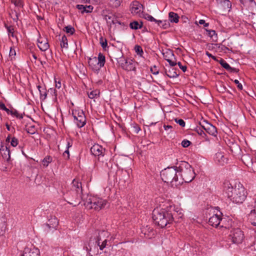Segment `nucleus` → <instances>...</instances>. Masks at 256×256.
<instances>
[{
  "label": "nucleus",
  "instance_id": "1a4fd4ad",
  "mask_svg": "<svg viewBox=\"0 0 256 256\" xmlns=\"http://www.w3.org/2000/svg\"><path fill=\"white\" fill-rule=\"evenodd\" d=\"M143 6L138 1H133L130 6V10L134 15L142 16L143 13Z\"/></svg>",
  "mask_w": 256,
  "mask_h": 256
},
{
  "label": "nucleus",
  "instance_id": "6e6d98bb",
  "mask_svg": "<svg viewBox=\"0 0 256 256\" xmlns=\"http://www.w3.org/2000/svg\"><path fill=\"white\" fill-rule=\"evenodd\" d=\"M56 82V87L58 88H60L62 86L61 82L60 80H57V79H55Z\"/></svg>",
  "mask_w": 256,
  "mask_h": 256
},
{
  "label": "nucleus",
  "instance_id": "2eb2a0df",
  "mask_svg": "<svg viewBox=\"0 0 256 256\" xmlns=\"http://www.w3.org/2000/svg\"><path fill=\"white\" fill-rule=\"evenodd\" d=\"M122 68L128 71L134 70L136 68L134 62L132 60H126L124 63H122Z\"/></svg>",
  "mask_w": 256,
  "mask_h": 256
},
{
  "label": "nucleus",
  "instance_id": "c756f323",
  "mask_svg": "<svg viewBox=\"0 0 256 256\" xmlns=\"http://www.w3.org/2000/svg\"><path fill=\"white\" fill-rule=\"evenodd\" d=\"M100 91L98 90H92L90 92H88V95L89 98L91 99H94L95 98H97L100 95Z\"/></svg>",
  "mask_w": 256,
  "mask_h": 256
},
{
  "label": "nucleus",
  "instance_id": "f257e3e1",
  "mask_svg": "<svg viewBox=\"0 0 256 256\" xmlns=\"http://www.w3.org/2000/svg\"><path fill=\"white\" fill-rule=\"evenodd\" d=\"M222 188L224 194L234 203L242 204L246 197L245 188L240 182L234 186L230 181L225 180Z\"/></svg>",
  "mask_w": 256,
  "mask_h": 256
},
{
  "label": "nucleus",
  "instance_id": "4d7b16f0",
  "mask_svg": "<svg viewBox=\"0 0 256 256\" xmlns=\"http://www.w3.org/2000/svg\"><path fill=\"white\" fill-rule=\"evenodd\" d=\"M198 24H203L204 27H207L208 26V23L206 22L205 20H200L198 21Z\"/></svg>",
  "mask_w": 256,
  "mask_h": 256
},
{
  "label": "nucleus",
  "instance_id": "72a5a7b5",
  "mask_svg": "<svg viewBox=\"0 0 256 256\" xmlns=\"http://www.w3.org/2000/svg\"><path fill=\"white\" fill-rule=\"evenodd\" d=\"M206 32L207 35H208L209 36H210L212 38L216 39L217 38V34L215 30L207 29H206Z\"/></svg>",
  "mask_w": 256,
  "mask_h": 256
},
{
  "label": "nucleus",
  "instance_id": "49530a36",
  "mask_svg": "<svg viewBox=\"0 0 256 256\" xmlns=\"http://www.w3.org/2000/svg\"><path fill=\"white\" fill-rule=\"evenodd\" d=\"M191 144V142L187 140H184L182 142V146L184 148L188 147Z\"/></svg>",
  "mask_w": 256,
  "mask_h": 256
},
{
  "label": "nucleus",
  "instance_id": "7ed1b4c3",
  "mask_svg": "<svg viewBox=\"0 0 256 256\" xmlns=\"http://www.w3.org/2000/svg\"><path fill=\"white\" fill-rule=\"evenodd\" d=\"M180 185L192 182L196 176L192 166L187 162H182L178 166Z\"/></svg>",
  "mask_w": 256,
  "mask_h": 256
},
{
  "label": "nucleus",
  "instance_id": "a211bd4d",
  "mask_svg": "<svg viewBox=\"0 0 256 256\" xmlns=\"http://www.w3.org/2000/svg\"><path fill=\"white\" fill-rule=\"evenodd\" d=\"M215 161L219 163L221 165L224 164V163H226L227 158L224 157V155L221 152H217L214 158Z\"/></svg>",
  "mask_w": 256,
  "mask_h": 256
},
{
  "label": "nucleus",
  "instance_id": "a18cd8bd",
  "mask_svg": "<svg viewBox=\"0 0 256 256\" xmlns=\"http://www.w3.org/2000/svg\"><path fill=\"white\" fill-rule=\"evenodd\" d=\"M108 240H104L102 242V244H100V251L102 252L104 248H106V246L107 244Z\"/></svg>",
  "mask_w": 256,
  "mask_h": 256
},
{
  "label": "nucleus",
  "instance_id": "39448f33",
  "mask_svg": "<svg viewBox=\"0 0 256 256\" xmlns=\"http://www.w3.org/2000/svg\"><path fill=\"white\" fill-rule=\"evenodd\" d=\"M107 201L96 196H90L84 204L86 208L88 210L99 211L104 208Z\"/></svg>",
  "mask_w": 256,
  "mask_h": 256
},
{
  "label": "nucleus",
  "instance_id": "69168bd1",
  "mask_svg": "<svg viewBox=\"0 0 256 256\" xmlns=\"http://www.w3.org/2000/svg\"><path fill=\"white\" fill-rule=\"evenodd\" d=\"M32 57L33 58L34 60H36L37 59V56H36V54H32Z\"/></svg>",
  "mask_w": 256,
  "mask_h": 256
},
{
  "label": "nucleus",
  "instance_id": "cd10ccee",
  "mask_svg": "<svg viewBox=\"0 0 256 256\" xmlns=\"http://www.w3.org/2000/svg\"><path fill=\"white\" fill-rule=\"evenodd\" d=\"M122 2V0H108V4L112 8H116L120 5Z\"/></svg>",
  "mask_w": 256,
  "mask_h": 256
},
{
  "label": "nucleus",
  "instance_id": "de8ad7c7",
  "mask_svg": "<svg viewBox=\"0 0 256 256\" xmlns=\"http://www.w3.org/2000/svg\"><path fill=\"white\" fill-rule=\"evenodd\" d=\"M175 122L179 124L180 126L182 127H184L185 126V122L182 119H175Z\"/></svg>",
  "mask_w": 256,
  "mask_h": 256
},
{
  "label": "nucleus",
  "instance_id": "6e6552de",
  "mask_svg": "<svg viewBox=\"0 0 256 256\" xmlns=\"http://www.w3.org/2000/svg\"><path fill=\"white\" fill-rule=\"evenodd\" d=\"M72 114L74 122L78 127L80 128L83 127L86 123V118L83 111L75 112Z\"/></svg>",
  "mask_w": 256,
  "mask_h": 256
},
{
  "label": "nucleus",
  "instance_id": "f704fd0d",
  "mask_svg": "<svg viewBox=\"0 0 256 256\" xmlns=\"http://www.w3.org/2000/svg\"><path fill=\"white\" fill-rule=\"evenodd\" d=\"M52 161V158L50 156H46L42 161V164L44 166H47Z\"/></svg>",
  "mask_w": 256,
  "mask_h": 256
},
{
  "label": "nucleus",
  "instance_id": "5fc2aeb1",
  "mask_svg": "<svg viewBox=\"0 0 256 256\" xmlns=\"http://www.w3.org/2000/svg\"><path fill=\"white\" fill-rule=\"evenodd\" d=\"M104 18L107 22H110V20H112V23L114 24V22L112 20V16H111L106 15Z\"/></svg>",
  "mask_w": 256,
  "mask_h": 256
},
{
  "label": "nucleus",
  "instance_id": "20e7f679",
  "mask_svg": "<svg viewBox=\"0 0 256 256\" xmlns=\"http://www.w3.org/2000/svg\"><path fill=\"white\" fill-rule=\"evenodd\" d=\"M160 176L164 182L170 183L172 186H180L178 167H168L164 169L160 172Z\"/></svg>",
  "mask_w": 256,
  "mask_h": 256
},
{
  "label": "nucleus",
  "instance_id": "b1692460",
  "mask_svg": "<svg viewBox=\"0 0 256 256\" xmlns=\"http://www.w3.org/2000/svg\"><path fill=\"white\" fill-rule=\"evenodd\" d=\"M165 72L166 76L170 78H175L179 75L174 68H170L168 70H166Z\"/></svg>",
  "mask_w": 256,
  "mask_h": 256
},
{
  "label": "nucleus",
  "instance_id": "dca6fc26",
  "mask_svg": "<svg viewBox=\"0 0 256 256\" xmlns=\"http://www.w3.org/2000/svg\"><path fill=\"white\" fill-rule=\"evenodd\" d=\"M58 224V220L56 216L51 217L48 220V223L44 226L49 229H56Z\"/></svg>",
  "mask_w": 256,
  "mask_h": 256
},
{
  "label": "nucleus",
  "instance_id": "f8f14e48",
  "mask_svg": "<svg viewBox=\"0 0 256 256\" xmlns=\"http://www.w3.org/2000/svg\"><path fill=\"white\" fill-rule=\"evenodd\" d=\"M91 153L95 156H104L105 148L98 144H94L90 148Z\"/></svg>",
  "mask_w": 256,
  "mask_h": 256
},
{
  "label": "nucleus",
  "instance_id": "79ce46f5",
  "mask_svg": "<svg viewBox=\"0 0 256 256\" xmlns=\"http://www.w3.org/2000/svg\"><path fill=\"white\" fill-rule=\"evenodd\" d=\"M6 29H7V30L8 32V35L10 36H11L12 37H14V28L12 26H6Z\"/></svg>",
  "mask_w": 256,
  "mask_h": 256
},
{
  "label": "nucleus",
  "instance_id": "9d476101",
  "mask_svg": "<svg viewBox=\"0 0 256 256\" xmlns=\"http://www.w3.org/2000/svg\"><path fill=\"white\" fill-rule=\"evenodd\" d=\"M105 56L102 53H99L98 58L94 57L92 58L89 59L88 64L90 66L93 64L94 63H97L99 68H102L104 66L105 64Z\"/></svg>",
  "mask_w": 256,
  "mask_h": 256
},
{
  "label": "nucleus",
  "instance_id": "7c9ffc66",
  "mask_svg": "<svg viewBox=\"0 0 256 256\" xmlns=\"http://www.w3.org/2000/svg\"><path fill=\"white\" fill-rule=\"evenodd\" d=\"M142 22H138L137 21H134L132 22L130 24V26L132 29L138 30L140 28L142 27Z\"/></svg>",
  "mask_w": 256,
  "mask_h": 256
},
{
  "label": "nucleus",
  "instance_id": "ea45409f",
  "mask_svg": "<svg viewBox=\"0 0 256 256\" xmlns=\"http://www.w3.org/2000/svg\"><path fill=\"white\" fill-rule=\"evenodd\" d=\"M11 2L16 6L22 7L23 4L21 0H11Z\"/></svg>",
  "mask_w": 256,
  "mask_h": 256
},
{
  "label": "nucleus",
  "instance_id": "6ab92c4d",
  "mask_svg": "<svg viewBox=\"0 0 256 256\" xmlns=\"http://www.w3.org/2000/svg\"><path fill=\"white\" fill-rule=\"evenodd\" d=\"M1 154L4 158L6 159L7 161H9L10 158V150L7 146H2L0 149Z\"/></svg>",
  "mask_w": 256,
  "mask_h": 256
},
{
  "label": "nucleus",
  "instance_id": "393cba45",
  "mask_svg": "<svg viewBox=\"0 0 256 256\" xmlns=\"http://www.w3.org/2000/svg\"><path fill=\"white\" fill-rule=\"evenodd\" d=\"M37 88L39 90L40 94V98L42 100H44L47 96L46 90L44 88H42L40 86H38Z\"/></svg>",
  "mask_w": 256,
  "mask_h": 256
},
{
  "label": "nucleus",
  "instance_id": "bf43d9fd",
  "mask_svg": "<svg viewBox=\"0 0 256 256\" xmlns=\"http://www.w3.org/2000/svg\"><path fill=\"white\" fill-rule=\"evenodd\" d=\"M168 62L172 66H175L176 64H178L176 61L172 60L171 58L170 60H168Z\"/></svg>",
  "mask_w": 256,
  "mask_h": 256
},
{
  "label": "nucleus",
  "instance_id": "bb28decb",
  "mask_svg": "<svg viewBox=\"0 0 256 256\" xmlns=\"http://www.w3.org/2000/svg\"><path fill=\"white\" fill-rule=\"evenodd\" d=\"M158 26L160 27H162L164 29H166L168 28L170 26L169 22L166 20H157L156 21V22Z\"/></svg>",
  "mask_w": 256,
  "mask_h": 256
},
{
  "label": "nucleus",
  "instance_id": "ddd939ff",
  "mask_svg": "<svg viewBox=\"0 0 256 256\" xmlns=\"http://www.w3.org/2000/svg\"><path fill=\"white\" fill-rule=\"evenodd\" d=\"M38 46L40 50L43 52L46 51L50 47L48 40L40 36L38 40Z\"/></svg>",
  "mask_w": 256,
  "mask_h": 256
},
{
  "label": "nucleus",
  "instance_id": "2f4dec72",
  "mask_svg": "<svg viewBox=\"0 0 256 256\" xmlns=\"http://www.w3.org/2000/svg\"><path fill=\"white\" fill-rule=\"evenodd\" d=\"M60 46L62 48H68V39L66 36H62L60 41Z\"/></svg>",
  "mask_w": 256,
  "mask_h": 256
},
{
  "label": "nucleus",
  "instance_id": "3c124183",
  "mask_svg": "<svg viewBox=\"0 0 256 256\" xmlns=\"http://www.w3.org/2000/svg\"><path fill=\"white\" fill-rule=\"evenodd\" d=\"M0 109L6 111L8 112V114L10 113V110L6 108V106L4 104L0 103Z\"/></svg>",
  "mask_w": 256,
  "mask_h": 256
},
{
  "label": "nucleus",
  "instance_id": "412c9836",
  "mask_svg": "<svg viewBox=\"0 0 256 256\" xmlns=\"http://www.w3.org/2000/svg\"><path fill=\"white\" fill-rule=\"evenodd\" d=\"M204 128L210 135L216 136L217 134L216 128L210 124H208Z\"/></svg>",
  "mask_w": 256,
  "mask_h": 256
},
{
  "label": "nucleus",
  "instance_id": "c9c22d12",
  "mask_svg": "<svg viewBox=\"0 0 256 256\" xmlns=\"http://www.w3.org/2000/svg\"><path fill=\"white\" fill-rule=\"evenodd\" d=\"M142 18H144L145 19L150 21V22H156V21L157 20L156 19H155L154 17H152V16L148 14H144L142 13Z\"/></svg>",
  "mask_w": 256,
  "mask_h": 256
},
{
  "label": "nucleus",
  "instance_id": "f3484780",
  "mask_svg": "<svg viewBox=\"0 0 256 256\" xmlns=\"http://www.w3.org/2000/svg\"><path fill=\"white\" fill-rule=\"evenodd\" d=\"M76 8L81 11L82 14L84 13H90L92 12L94 7L92 6H84L82 4H77Z\"/></svg>",
  "mask_w": 256,
  "mask_h": 256
},
{
  "label": "nucleus",
  "instance_id": "774afa93",
  "mask_svg": "<svg viewBox=\"0 0 256 256\" xmlns=\"http://www.w3.org/2000/svg\"><path fill=\"white\" fill-rule=\"evenodd\" d=\"M10 135H8V137L6 138V142H10Z\"/></svg>",
  "mask_w": 256,
  "mask_h": 256
},
{
  "label": "nucleus",
  "instance_id": "09e8293b",
  "mask_svg": "<svg viewBox=\"0 0 256 256\" xmlns=\"http://www.w3.org/2000/svg\"><path fill=\"white\" fill-rule=\"evenodd\" d=\"M253 211H254V212H252V210L250 215V218H252L253 216L256 217V200L254 201V210H253Z\"/></svg>",
  "mask_w": 256,
  "mask_h": 256
},
{
  "label": "nucleus",
  "instance_id": "58836bf2",
  "mask_svg": "<svg viewBox=\"0 0 256 256\" xmlns=\"http://www.w3.org/2000/svg\"><path fill=\"white\" fill-rule=\"evenodd\" d=\"M10 114L15 116H16L17 118H18L20 119L22 118L23 116L22 114H20L16 110H11L10 112Z\"/></svg>",
  "mask_w": 256,
  "mask_h": 256
},
{
  "label": "nucleus",
  "instance_id": "a878e982",
  "mask_svg": "<svg viewBox=\"0 0 256 256\" xmlns=\"http://www.w3.org/2000/svg\"><path fill=\"white\" fill-rule=\"evenodd\" d=\"M169 20L172 22L178 23L179 20V16L177 14L170 12L168 14Z\"/></svg>",
  "mask_w": 256,
  "mask_h": 256
},
{
  "label": "nucleus",
  "instance_id": "423d86ee",
  "mask_svg": "<svg viewBox=\"0 0 256 256\" xmlns=\"http://www.w3.org/2000/svg\"><path fill=\"white\" fill-rule=\"evenodd\" d=\"M229 236L233 243L240 244L244 239L243 232L239 228H234L230 230Z\"/></svg>",
  "mask_w": 256,
  "mask_h": 256
},
{
  "label": "nucleus",
  "instance_id": "37998d69",
  "mask_svg": "<svg viewBox=\"0 0 256 256\" xmlns=\"http://www.w3.org/2000/svg\"><path fill=\"white\" fill-rule=\"evenodd\" d=\"M10 144L14 147L17 146L18 144V140L16 138L13 137L10 141Z\"/></svg>",
  "mask_w": 256,
  "mask_h": 256
},
{
  "label": "nucleus",
  "instance_id": "8fccbe9b",
  "mask_svg": "<svg viewBox=\"0 0 256 256\" xmlns=\"http://www.w3.org/2000/svg\"><path fill=\"white\" fill-rule=\"evenodd\" d=\"M150 70L154 74H158V70L157 68V67L155 66L151 68Z\"/></svg>",
  "mask_w": 256,
  "mask_h": 256
},
{
  "label": "nucleus",
  "instance_id": "4c0bfd02",
  "mask_svg": "<svg viewBox=\"0 0 256 256\" xmlns=\"http://www.w3.org/2000/svg\"><path fill=\"white\" fill-rule=\"evenodd\" d=\"M65 30L66 33L70 34H72L75 31L74 28L71 26H66Z\"/></svg>",
  "mask_w": 256,
  "mask_h": 256
},
{
  "label": "nucleus",
  "instance_id": "052dcab7",
  "mask_svg": "<svg viewBox=\"0 0 256 256\" xmlns=\"http://www.w3.org/2000/svg\"><path fill=\"white\" fill-rule=\"evenodd\" d=\"M206 56H208V57L210 58H212L213 60H216V56H212L211 54H210L209 52H206Z\"/></svg>",
  "mask_w": 256,
  "mask_h": 256
},
{
  "label": "nucleus",
  "instance_id": "680f3d73",
  "mask_svg": "<svg viewBox=\"0 0 256 256\" xmlns=\"http://www.w3.org/2000/svg\"><path fill=\"white\" fill-rule=\"evenodd\" d=\"M67 154L66 156V158H69V157H70V154H69V150H68V149H67L66 150L64 151V156H66V154Z\"/></svg>",
  "mask_w": 256,
  "mask_h": 256
},
{
  "label": "nucleus",
  "instance_id": "4468645a",
  "mask_svg": "<svg viewBox=\"0 0 256 256\" xmlns=\"http://www.w3.org/2000/svg\"><path fill=\"white\" fill-rule=\"evenodd\" d=\"M39 250L37 248H26L21 256H39Z\"/></svg>",
  "mask_w": 256,
  "mask_h": 256
},
{
  "label": "nucleus",
  "instance_id": "e433bc0d",
  "mask_svg": "<svg viewBox=\"0 0 256 256\" xmlns=\"http://www.w3.org/2000/svg\"><path fill=\"white\" fill-rule=\"evenodd\" d=\"M134 50L140 56H142L144 53L142 48L138 45H136L134 46Z\"/></svg>",
  "mask_w": 256,
  "mask_h": 256
},
{
  "label": "nucleus",
  "instance_id": "9b49d317",
  "mask_svg": "<svg viewBox=\"0 0 256 256\" xmlns=\"http://www.w3.org/2000/svg\"><path fill=\"white\" fill-rule=\"evenodd\" d=\"M222 220V213L219 212V214H216L212 216L208 220L209 224L212 226L218 227L220 226V222Z\"/></svg>",
  "mask_w": 256,
  "mask_h": 256
},
{
  "label": "nucleus",
  "instance_id": "f03ea898",
  "mask_svg": "<svg viewBox=\"0 0 256 256\" xmlns=\"http://www.w3.org/2000/svg\"><path fill=\"white\" fill-rule=\"evenodd\" d=\"M176 212L175 206L170 204L164 208H154L152 212V218L156 224L161 228L165 227L167 224L174 221V216Z\"/></svg>",
  "mask_w": 256,
  "mask_h": 256
},
{
  "label": "nucleus",
  "instance_id": "0e129e2a",
  "mask_svg": "<svg viewBox=\"0 0 256 256\" xmlns=\"http://www.w3.org/2000/svg\"><path fill=\"white\" fill-rule=\"evenodd\" d=\"M172 126H170V125H168V126H166L164 125V128L165 130H168V129H170V128H172Z\"/></svg>",
  "mask_w": 256,
  "mask_h": 256
},
{
  "label": "nucleus",
  "instance_id": "4be33fe9",
  "mask_svg": "<svg viewBox=\"0 0 256 256\" xmlns=\"http://www.w3.org/2000/svg\"><path fill=\"white\" fill-rule=\"evenodd\" d=\"M220 64L221 66L226 69L227 70L230 71V72H236V69L234 68H232L230 67L228 64L222 58H220L219 61Z\"/></svg>",
  "mask_w": 256,
  "mask_h": 256
},
{
  "label": "nucleus",
  "instance_id": "473e14b6",
  "mask_svg": "<svg viewBox=\"0 0 256 256\" xmlns=\"http://www.w3.org/2000/svg\"><path fill=\"white\" fill-rule=\"evenodd\" d=\"M163 56L164 58L168 62V60H170L171 58L174 56V54L172 51L169 50L163 53Z\"/></svg>",
  "mask_w": 256,
  "mask_h": 256
},
{
  "label": "nucleus",
  "instance_id": "e2e57ef3",
  "mask_svg": "<svg viewBox=\"0 0 256 256\" xmlns=\"http://www.w3.org/2000/svg\"><path fill=\"white\" fill-rule=\"evenodd\" d=\"M72 146V142H70V141H68L67 144H66V148H67V149H68Z\"/></svg>",
  "mask_w": 256,
  "mask_h": 256
},
{
  "label": "nucleus",
  "instance_id": "603ef678",
  "mask_svg": "<svg viewBox=\"0 0 256 256\" xmlns=\"http://www.w3.org/2000/svg\"><path fill=\"white\" fill-rule=\"evenodd\" d=\"M178 64L179 68L184 72H185L186 70L187 67L186 66H182L180 62H178Z\"/></svg>",
  "mask_w": 256,
  "mask_h": 256
},
{
  "label": "nucleus",
  "instance_id": "5701e85b",
  "mask_svg": "<svg viewBox=\"0 0 256 256\" xmlns=\"http://www.w3.org/2000/svg\"><path fill=\"white\" fill-rule=\"evenodd\" d=\"M242 160L244 163L248 166L252 164V158L249 154H244L242 157Z\"/></svg>",
  "mask_w": 256,
  "mask_h": 256
},
{
  "label": "nucleus",
  "instance_id": "c03bdc74",
  "mask_svg": "<svg viewBox=\"0 0 256 256\" xmlns=\"http://www.w3.org/2000/svg\"><path fill=\"white\" fill-rule=\"evenodd\" d=\"M9 56H10V57L12 59L13 58H14L15 56H16V50L14 48H10Z\"/></svg>",
  "mask_w": 256,
  "mask_h": 256
},
{
  "label": "nucleus",
  "instance_id": "a19ab883",
  "mask_svg": "<svg viewBox=\"0 0 256 256\" xmlns=\"http://www.w3.org/2000/svg\"><path fill=\"white\" fill-rule=\"evenodd\" d=\"M100 44L103 48H105L107 46V40L106 39H104L102 37L100 38Z\"/></svg>",
  "mask_w": 256,
  "mask_h": 256
},
{
  "label": "nucleus",
  "instance_id": "c85d7f7f",
  "mask_svg": "<svg viewBox=\"0 0 256 256\" xmlns=\"http://www.w3.org/2000/svg\"><path fill=\"white\" fill-rule=\"evenodd\" d=\"M26 130L28 133L32 134L36 132V128L34 125L28 124L26 126Z\"/></svg>",
  "mask_w": 256,
  "mask_h": 256
},
{
  "label": "nucleus",
  "instance_id": "aec40b11",
  "mask_svg": "<svg viewBox=\"0 0 256 256\" xmlns=\"http://www.w3.org/2000/svg\"><path fill=\"white\" fill-rule=\"evenodd\" d=\"M216 2L224 10H230L231 8L232 4L229 0H216Z\"/></svg>",
  "mask_w": 256,
  "mask_h": 256
},
{
  "label": "nucleus",
  "instance_id": "864d4df0",
  "mask_svg": "<svg viewBox=\"0 0 256 256\" xmlns=\"http://www.w3.org/2000/svg\"><path fill=\"white\" fill-rule=\"evenodd\" d=\"M234 82L237 84V87L240 90H242V84L240 83L239 81L238 80H234Z\"/></svg>",
  "mask_w": 256,
  "mask_h": 256
},
{
  "label": "nucleus",
  "instance_id": "0eeeda50",
  "mask_svg": "<svg viewBox=\"0 0 256 256\" xmlns=\"http://www.w3.org/2000/svg\"><path fill=\"white\" fill-rule=\"evenodd\" d=\"M82 192V186L81 182L78 180L74 179L71 184V192L72 197L76 198Z\"/></svg>",
  "mask_w": 256,
  "mask_h": 256
},
{
  "label": "nucleus",
  "instance_id": "13d9d810",
  "mask_svg": "<svg viewBox=\"0 0 256 256\" xmlns=\"http://www.w3.org/2000/svg\"><path fill=\"white\" fill-rule=\"evenodd\" d=\"M168 62L172 66H175L176 64H178L176 61L172 60L171 58L170 60H168Z\"/></svg>",
  "mask_w": 256,
  "mask_h": 256
},
{
  "label": "nucleus",
  "instance_id": "338daca9",
  "mask_svg": "<svg viewBox=\"0 0 256 256\" xmlns=\"http://www.w3.org/2000/svg\"><path fill=\"white\" fill-rule=\"evenodd\" d=\"M6 127L8 130H11V128L10 127V125H8V124H6Z\"/></svg>",
  "mask_w": 256,
  "mask_h": 256
}]
</instances>
